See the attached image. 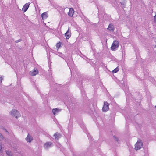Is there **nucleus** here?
Wrapping results in <instances>:
<instances>
[{
	"instance_id": "obj_1",
	"label": "nucleus",
	"mask_w": 156,
	"mask_h": 156,
	"mask_svg": "<svg viewBox=\"0 0 156 156\" xmlns=\"http://www.w3.org/2000/svg\"><path fill=\"white\" fill-rule=\"evenodd\" d=\"M119 44L118 41H114L111 47V50L112 51H115L119 47Z\"/></svg>"
},
{
	"instance_id": "obj_2",
	"label": "nucleus",
	"mask_w": 156,
	"mask_h": 156,
	"mask_svg": "<svg viewBox=\"0 0 156 156\" xmlns=\"http://www.w3.org/2000/svg\"><path fill=\"white\" fill-rule=\"evenodd\" d=\"M143 143L142 142L139 140L135 145V149L136 150L140 149L142 147Z\"/></svg>"
},
{
	"instance_id": "obj_3",
	"label": "nucleus",
	"mask_w": 156,
	"mask_h": 156,
	"mask_svg": "<svg viewBox=\"0 0 156 156\" xmlns=\"http://www.w3.org/2000/svg\"><path fill=\"white\" fill-rule=\"evenodd\" d=\"M104 105L103 106L102 110L103 112H106L109 110V104L106 101H104Z\"/></svg>"
},
{
	"instance_id": "obj_4",
	"label": "nucleus",
	"mask_w": 156,
	"mask_h": 156,
	"mask_svg": "<svg viewBox=\"0 0 156 156\" xmlns=\"http://www.w3.org/2000/svg\"><path fill=\"white\" fill-rule=\"evenodd\" d=\"M11 114L12 116L15 117L16 118H17L18 117L20 116V115L19 112L17 110L15 109L12 110Z\"/></svg>"
},
{
	"instance_id": "obj_5",
	"label": "nucleus",
	"mask_w": 156,
	"mask_h": 156,
	"mask_svg": "<svg viewBox=\"0 0 156 156\" xmlns=\"http://www.w3.org/2000/svg\"><path fill=\"white\" fill-rule=\"evenodd\" d=\"M74 11L72 8H70L69 9V11L68 12V15L70 17H72L73 16Z\"/></svg>"
},
{
	"instance_id": "obj_6",
	"label": "nucleus",
	"mask_w": 156,
	"mask_h": 156,
	"mask_svg": "<svg viewBox=\"0 0 156 156\" xmlns=\"http://www.w3.org/2000/svg\"><path fill=\"white\" fill-rule=\"evenodd\" d=\"M30 4V3H27L24 5L22 9L23 12H25L27 10Z\"/></svg>"
},
{
	"instance_id": "obj_7",
	"label": "nucleus",
	"mask_w": 156,
	"mask_h": 156,
	"mask_svg": "<svg viewBox=\"0 0 156 156\" xmlns=\"http://www.w3.org/2000/svg\"><path fill=\"white\" fill-rule=\"evenodd\" d=\"M69 28L65 34V35L66 39H69L71 36V33L69 31Z\"/></svg>"
},
{
	"instance_id": "obj_8",
	"label": "nucleus",
	"mask_w": 156,
	"mask_h": 156,
	"mask_svg": "<svg viewBox=\"0 0 156 156\" xmlns=\"http://www.w3.org/2000/svg\"><path fill=\"white\" fill-rule=\"evenodd\" d=\"M26 140L28 142H30L33 140L32 137L29 134H28L26 138Z\"/></svg>"
},
{
	"instance_id": "obj_9",
	"label": "nucleus",
	"mask_w": 156,
	"mask_h": 156,
	"mask_svg": "<svg viewBox=\"0 0 156 156\" xmlns=\"http://www.w3.org/2000/svg\"><path fill=\"white\" fill-rule=\"evenodd\" d=\"M30 75L31 76H35L36 74L38 73V70L36 69V70H34V71L30 72Z\"/></svg>"
},
{
	"instance_id": "obj_10",
	"label": "nucleus",
	"mask_w": 156,
	"mask_h": 156,
	"mask_svg": "<svg viewBox=\"0 0 156 156\" xmlns=\"http://www.w3.org/2000/svg\"><path fill=\"white\" fill-rule=\"evenodd\" d=\"M41 16L43 20L46 19L48 17V14L46 12H45L42 14Z\"/></svg>"
},
{
	"instance_id": "obj_11",
	"label": "nucleus",
	"mask_w": 156,
	"mask_h": 156,
	"mask_svg": "<svg viewBox=\"0 0 156 156\" xmlns=\"http://www.w3.org/2000/svg\"><path fill=\"white\" fill-rule=\"evenodd\" d=\"M108 29L110 31H113L114 29V26L111 24H109L108 26Z\"/></svg>"
},
{
	"instance_id": "obj_12",
	"label": "nucleus",
	"mask_w": 156,
	"mask_h": 156,
	"mask_svg": "<svg viewBox=\"0 0 156 156\" xmlns=\"http://www.w3.org/2000/svg\"><path fill=\"white\" fill-rule=\"evenodd\" d=\"M60 110H59L57 108H55L53 109L52 112L53 114L55 115Z\"/></svg>"
},
{
	"instance_id": "obj_13",
	"label": "nucleus",
	"mask_w": 156,
	"mask_h": 156,
	"mask_svg": "<svg viewBox=\"0 0 156 156\" xmlns=\"http://www.w3.org/2000/svg\"><path fill=\"white\" fill-rule=\"evenodd\" d=\"M62 45V44L61 42H59L56 44V47L58 50L59 49V48Z\"/></svg>"
},
{
	"instance_id": "obj_14",
	"label": "nucleus",
	"mask_w": 156,
	"mask_h": 156,
	"mask_svg": "<svg viewBox=\"0 0 156 156\" xmlns=\"http://www.w3.org/2000/svg\"><path fill=\"white\" fill-rule=\"evenodd\" d=\"M51 144V142H47L44 145V147L45 148H48L50 147Z\"/></svg>"
},
{
	"instance_id": "obj_15",
	"label": "nucleus",
	"mask_w": 156,
	"mask_h": 156,
	"mask_svg": "<svg viewBox=\"0 0 156 156\" xmlns=\"http://www.w3.org/2000/svg\"><path fill=\"white\" fill-rule=\"evenodd\" d=\"M119 69L118 66H117L115 69L112 71L113 73H115L118 72L119 70Z\"/></svg>"
},
{
	"instance_id": "obj_16",
	"label": "nucleus",
	"mask_w": 156,
	"mask_h": 156,
	"mask_svg": "<svg viewBox=\"0 0 156 156\" xmlns=\"http://www.w3.org/2000/svg\"><path fill=\"white\" fill-rule=\"evenodd\" d=\"M54 136H55V139L57 138V139H58L60 136V135L59 133H56L54 134Z\"/></svg>"
},
{
	"instance_id": "obj_17",
	"label": "nucleus",
	"mask_w": 156,
	"mask_h": 156,
	"mask_svg": "<svg viewBox=\"0 0 156 156\" xmlns=\"http://www.w3.org/2000/svg\"><path fill=\"white\" fill-rule=\"evenodd\" d=\"M6 153L9 156H11L12 155V153L10 151H6Z\"/></svg>"
},
{
	"instance_id": "obj_18",
	"label": "nucleus",
	"mask_w": 156,
	"mask_h": 156,
	"mask_svg": "<svg viewBox=\"0 0 156 156\" xmlns=\"http://www.w3.org/2000/svg\"><path fill=\"white\" fill-rule=\"evenodd\" d=\"M114 137L115 140L116 141H118V138L115 137V136H114Z\"/></svg>"
},
{
	"instance_id": "obj_19",
	"label": "nucleus",
	"mask_w": 156,
	"mask_h": 156,
	"mask_svg": "<svg viewBox=\"0 0 156 156\" xmlns=\"http://www.w3.org/2000/svg\"><path fill=\"white\" fill-rule=\"evenodd\" d=\"M2 146L1 144H0V151L2 149Z\"/></svg>"
},
{
	"instance_id": "obj_20",
	"label": "nucleus",
	"mask_w": 156,
	"mask_h": 156,
	"mask_svg": "<svg viewBox=\"0 0 156 156\" xmlns=\"http://www.w3.org/2000/svg\"><path fill=\"white\" fill-rule=\"evenodd\" d=\"M155 107L156 108V105L155 106Z\"/></svg>"
}]
</instances>
